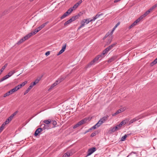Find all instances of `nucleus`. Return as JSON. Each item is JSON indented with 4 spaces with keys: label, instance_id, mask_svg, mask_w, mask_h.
Here are the masks:
<instances>
[{
    "label": "nucleus",
    "instance_id": "1",
    "mask_svg": "<svg viewBox=\"0 0 157 157\" xmlns=\"http://www.w3.org/2000/svg\"><path fill=\"white\" fill-rule=\"evenodd\" d=\"M92 21L90 18L82 20L81 22V25L78 29V30L84 27L86 25L88 24L90 22Z\"/></svg>",
    "mask_w": 157,
    "mask_h": 157
},
{
    "label": "nucleus",
    "instance_id": "2",
    "mask_svg": "<svg viewBox=\"0 0 157 157\" xmlns=\"http://www.w3.org/2000/svg\"><path fill=\"white\" fill-rule=\"evenodd\" d=\"M15 72L14 71H12L8 73V74L5 76L3 77L0 80V82H2L4 80L7 79L9 77L12 75Z\"/></svg>",
    "mask_w": 157,
    "mask_h": 157
},
{
    "label": "nucleus",
    "instance_id": "3",
    "mask_svg": "<svg viewBox=\"0 0 157 157\" xmlns=\"http://www.w3.org/2000/svg\"><path fill=\"white\" fill-rule=\"evenodd\" d=\"M86 121V120L85 119H84L82 120L73 126V128H75L79 127V126L81 125L82 124L85 123Z\"/></svg>",
    "mask_w": 157,
    "mask_h": 157
},
{
    "label": "nucleus",
    "instance_id": "4",
    "mask_svg": "<svg viewBox=\"0 0 157 157\" xmlns=\"http://www.w3.org/2000/svg\"><path fill=\"white\" fill-rule=\"evenodd\" d=\"M128 121V120H127L123 121L120 123L119 124H118L115 126V127L117 128V130H118L120 129L121 128L122 126L123 125H124L127 123Z\"/></svg>",
    "mask_w": 157,
    "mask_h": 157
},
{
    "label": "nucleus",
    "instance_id": "5",
    "mask_svg": "<svg viewBox=\"0 0 157 157\" xmlns=\"http://www.w3.org/2000/svg\"><path fill=\"white\" fill-rule=\"evenodd\" d=\"M96 150V148L95 147H93L89 149L87 152V155L86 156H88L91 155Z\"/></svg>",
    "mask_w": 157,
    "mask_h": 157
},
{
    "label": "nucleus",
    "instance_id": "6",
    "mask_svg": "<svg viewBox=\"0 0 157 157\" xmlns=\"http://www.w3.org/2000/svg\"><path fill=\"white\" fill-rule=\"evenodd\" d=\"M141 20L138 18L132 24L128 27L129 29H130L133 27L137 25L138 23Z\"/></svg>",
    "mask_w": 157,
    "mask_h": 157
},
{
    "label": "nucleus",
    "instance_id": "7",
    "mask_svg": "<svg viewBox=\"0 0 157 157\" xmlns=\"http://www.w3.org/2000/svg\"><path fill=\"white\" fill-rule=\"evenodd\" d=\"M100 58L98 56H96L93 60L90 62L88 64L89 67H90L91 65L94 64V63L96 62Z\"/></svg>",
    "mask_w": 157,
    "mask_h": 157
},
{
    "label": "nucleus",
    "instance_id": "8",
    "mask_svg": "<svg viewBox=\"0 0 157 157\" xmlns=\"http://www.w3.org/2000/svg\"><path fill=\"white\" fill-rule=\"evenodd\" d=\"M48 23V21H47L45 23L41 25L36 28V29L39 32L40 30L44 28L45 26Z\"/></svg>",
    "mask_w": 157,
    "mask_h": 157
},
{
    "label": "nucleus",
    "instance_id": "9",
    "mask_svg": "<svg viewBox=\"0 0 157 157\" xmlns=\"http://www.w3.org/2000/svg\"><path fill=\"white\" fill-rule=\"evenodd\" d=\"M109 117L108 116H106L101 119L99 121H100L101 123L102 124L104 123L108 119Z\"/></svg>",
    "mask_w": 157,
    "mask_h": 157
},
{
    "label": "nucleus",
    "instance_id": "10",
    "mask_svg": "<svg viewBox=\"0 0 157 157\" xmlns=\"http://www.w3.org/2000/svg\"><path fill=\"white\" fill-rule=\"evenodd\" d=\"M140 117L138 116L136 117L133 119L131 120L129 122V124H131L133 123L134 122L138 121L139 119H140Z\"/></svg>",
    "mask_w": 157,
    "mask_h": 157
},
{
    "label": "nucleus",
    "instance_id": "11",
    "mask_svg": "<svg viewBox=\"0 0 157 157\" xmlns=\"http://www.w3.org/2000/svg\"><path fill=\"white\" fill-rule=\"evenodd\" d=\"M117 58V56L116 55L114 56L109 59L108 60V63H111L115 60Z\"/></svg>",
    "mask_w": 157,
    "mask_h": 157
},
{
    "label": "nucleus",
    "instance_id": "12",
    "mask_svg": "<svg viewBox=\"0 0 157 157\" xmlns=\"http://www.w3.org/2000/svg\"><path fill=\"white\" fill-rule=\"evenodd\" d=\"M66 44H64L63 45L62 49L59 51L57 54V55H59L63 53L65 50L66 48Z\"/></svg>",
    "mask_w": 157,
    "mask_h": 157
},
{
    "label": "nucleus",
    "instance_id": "13",
    "mask_svg": "<svg viewBox=\"0 0 157 157\" xmlns=\"http://www.w3.org/2000/svg\"><path fill=\"white\" fill-rule=\"evenodd\" d=\"M59 83L58 82V81H57V80H56L54 83L53 84H52L51 85V86L49 88V89L48 90H52V89L54 87L56 86Z\"/></svg>",
    "mask_w": 157,
    "mask_h": 157
},
{
    "label": "nucleus",
    "instance_id": "14",
    "mask_svg": "<svg viewBox=\"0 0 157 157\" xmlns=\"http://www.w3.org/2000/svg\"><path fill=\"white\" fill-rule=\"evenodd\" d=\"M42 130V129L41 128H39L37 129L35 132L34 135L35 136H37L38 134L41 132Z\"/></svg>",
    "mask_w": 157,
    "mask_h": 157
},
{
    "label": "nucleus",
    "instance_id": "15",
    "mask_svg": "<svg viewBox=\"0 0 157 157\" xmlns=\"http://www.w3.org/2000/svg\"><path fill=\"white\" fill-rule=\"evenodd\" d=\"M103 15V13H101L100 14H97L95 17H93V19H91L92 21H94L97 18L99 17L100 16H102Z\"/></svg>",
    "mask_w": 157,
    "mask_h": 157
},
{
    "label": "nucleus",
    "instance_id": "16",
    "mask_svg": "<svg viewBox=\"0 0 157 157\" xmlns=\"http://www.w3.org/2000/svg\"><path fill=\"white\" fill-rule=\"evenodd\" d=\"M149 13V11H147L143 15L141 16L140 17H139L140 20H142L144 17H145L146 16H147L148 14Z\"/></svg>",
    "mask_w": 157,
    "mask_h": 157
},
{
    "label": "nucleus",
    "instance_id": "17",
    "mask_svg": "<svg viewBox=\"0 0 157 157\" xmlns=\"http://www.w3.org/2000/svg\"><path fill=\"white\" fill-rule=\"evenodd\" d=\"M72 154V153L70 151H68L64 154L62 157H69Z\"/></svg>",
    "mask_w": 157,
    "mask_h": 157
},
{
    "label": "nucleus",
    "instance_id": "18",
    "mask_svg": "<svg viewBox=\"0 0 157 157\" xmlns=\"http://www.w3.org/2000/svg\"><path fill=\"white\" fill-rule=\"evenodd\" d=\"M13 93V91H12V89L10 90L9 91L7 92L4 95V97H6L7 96L9 95L10 94H12Z\"/></svg>",
    "mask_w": 157,
    "mask_h": 157
},
{
    "label": "nucleus",
    "instance_id": "19",
    "mask_svg": "<svg viewBox=\"0 0 157 157\" xmlns=\"http://www.w3.org/2000/svg\"><path fill=\"white\" fill-rule=\"evenodd\" d=\"M116 44V43H114L111 45L106 48L108 50V51H109L113 48L115 46Z\"/></svg>",
    "mask_w": 157,
    "mask_h": 157
},
{
    "label": "nucleus",
    "instance_id": "20",
    "mask_svg": "<svg viewBox=\"0 0 157 157\" xmlns=\"http://www.w3.org/2000/svg\"><path fill=\"white\" fill-rule=\"evenodd\" d=\"M32 36V34L31 33H29V34L26 35L25 37H23L24 39L25 40L29 38L31 36Z\"/></svg>",
    "mask_w": 157,
    "mask_h": 157
},
{
    "label": "nucleus",
    "instance_id": "21",
    "mask_svg": "<svg viewBox=\"0 0 157 157\" xmlns=\"http://www.w3.org/2000/svg\"><path fill=\"white\" fill-rule=\"evenodd\" d=\"M120 24V22H118L117 24L114 26V28H113V29H112V31L111 32V34H112L113 32V31L115 30V29H116V28Z\"/></svg>",
    "mask_w": 157,
    "mask_h": 157
},
{
    "label": "nucleus",
    "instance_id": "22",
    "mask_svg": "<svg viewBox=\"0 0 157 157\" xmlns=\"http://www.w3.org/2000/svg\"><path fill=\"white\" fill-rule=\"evenodd\" d=\"M39 80L38 79H36L34 82L33 83H32L31 85L33 87V86L35 85L37 83H38L39 82Z\"/></svg>",
    "mask_w": 157,
    "mask_h": 157
},
{
    "label": "nucleus",
    "instance_id": "23",
    "mask_svg": "<svg viewBox=\"0 0 157 157\" xmlns=\"http://www.w3.org/2000/svg\"><path fill=\"white\" fill-rule=\"evenodd\" d=\"M66 78L65 76H63L61 78H59L57 79V81L59 83H60L62 81L64 80Z\"/></svg>",
    "mask_w": 157,
    "mask_h": 157
},
{
    "label": "nucleus",
    "instance_id": "24",
    "mask_svg": "<svg viewBox=\"0 0 157 157\" xmlns=\"http://www.w3.org/2000/svg\"><path fill=\"white\" fill-rule=\"evenodd\" d=\"M32 86H31V85H30L28 87L27 90L24 92V95H25L32 88Z\"/></svg>",
    "mask_w": 157,
    "mask_h": 157
},
{
    "label": "nucleus",
    "instance_id": "25",
    "mask_svg": "<svg viewBox=\"0 0 157 157\" xmlns=\"http://www.w3.org/2000/svg\"><path fill=\"white\" fill-rule=\"evenodd\" d=\"M51 120L50 119H49L48 120H44L43 121V122L45 124L48 125V124H49L51 122Z\"/></svg>",
    "mask_w": 157,
    "mask_h": 157
},
{
    "label": "nucleus",
    "instance_id": "26",
    "mask_svg": "<svg viewBox=\"0 0 157 157\" xmlns=\"http://www.w3.org/2000/svg\"><path fill=\"white\" fill-rule=\"evenodd\" d=\"M68 14H67V12H65L61 17L60 19H63V18L66 17L68 15Z\"/></svg>",
    "mask_w": 157,
    "mask_h": 157
},
{
    "label": "nucleus",
    "instance_id": "27",
    "mask_svg": "<svg viewBox=\"0 0 157 157\" xmlns=\"http://www.w3.org/2000/svg\"><path fill=\"white\" fill-rule=\"evenodd\" d=\"M78 17V16L76 15L72 17L70 19V20H71L72 22L74 21Z\"/></svg>",
    "mask_w": 157,
    "mask_h": 157
},
{
    "label": "nucleus",
    "instance_id": "28",
    "mask_svg": "<svg viewBox=\"0 0 157 157\" xmlns=\"http://www.w3.org/2000/svg\"><path fill=\"white\" fill-rule=\"evenodd\" d=\"M117 128L115 127H112L111 128V131L112 132H113L116 131H117Z\"/></svg>",
    "mask_w": 157,
    "mask_h": 157
},
{
    "label": "nucleus",
    "instance_id": "29",
    "mask_svg": "<svg viewBox=\"0 0 157 157\" xmlns=\"http://www.w3.org/2000/svg\"><path fill=\"white\" fill-rule=\"evenodd\" d=\"M41 126L42 127V129H45L48 128V126L47 125H46L45 124H43L41 125Z\"/></svg>",
    "mask_w": 157,
    "mask_h": 157
},
{
    "label": "nucleus",
    "instance_id": "30",
    "mask_svg": "<svg viewBox=\"0 0 157 157\" xmlns=\"http://www.w3.org/2000/svg\"><path fill=\"white\" fill-rule=\"evenodd\" d=\"M51 122L52 124L53 125L54 127H55L57 124L56 121L55 120H51Z\"/></svg>",
    "mask_w": 157,
    "mask_h": 157
},
{
    "label": "nucleus",
    "instance_id": "31",
    "mask_svg": "<svg viewBox=\"0 0 157 157\" xmlns=\"http://www.w3.org/2000/svg\"><path fill=\"white\" fill-rule=\"evenodd\" d=\"M25 39H24L23 37L22 38H21V39H20L17 43V44H21V43H22L24 41H25Z\"/></svg>",
    "mask_w": 157,
    "mask_h": 157
},
{
    "label": "nucleus",
    "instance_id": "32",
    "mask_svg": "<svg viewBox=\"0 0 157 157\" xmlns=\"http://www.w3.org/2000/svg\"><path fill=\"white\" fill-rule=\"evenodd\" d=\"M127 137V135L125 134L123 136L121 139V140L122 141H124L125 140L126 138Z\"/></svg>",
    "mask_w": 157,
    "mask_h": 157
},
{
    "label": "nucleus",
    "instance_id": "33",
    "mask_svg": "<svg viewBox=\"0 0 157 157\" xmlns=\"http://www.w3.org/2000/svg\"><path fill=\"white\" fill-rule=\"evenodd\" d=\"M71 22H72V21H71V20H70V19H69V20H68L67 21H66L64 23V25L65 26L67 25L68 24H69Z\"/></svg>",
    "mask_w": 157,
    "mask_h": 157
},
{
    "label": "nucleus",
    "instance_id": "34",
    "mask_svg": "<svg viewBox=\"0 0 157 157\" xmlns=\"http://www.w3.org/2000/svg\"><path fill=\"white\" fill-rule=\"evenodd\" d=\"M73 11V9L72 8H70L66 12H67V14L69 15Z\"/></svg>",
    "mask_w": 157,
    "mask_h": 157
},
{
    "label": "nucleus",
    "instance_id": "35",
    "mask_svg": "<svg viewBox=\"0 0 157 157\" xmlns=\"http://www.w3.org/2000/svg\"><path fill=\"white\" fill-rule=\"evenodd\" d=\"M98 56L99 58H101V59L102 58L104 57L105 54H103V52H102L101 54L98 55Z\"/></svg>",
    "mask_w": 157,
    "mask_h": 157
},
{
    "label": "nucleus",
    "instance_id": "36",
    "mask_svg": "<svg viewBox=\"0 0 157 157\" xmlns=\"http://www.w3.org/2000/svg\"><path fill=\"white\" fill-rule=\"evenodd\" d=\"M120 113H121V112H120V111L119 109L117 111V112L115 113H113L112 114V116H115Z\"/></svg>",
    "mask_w": 157,
    "mask_h": 157
},
{
    "label": "nucleus",
    "instance_id": "37",
    "mask_svg": "<svg viewBox=\"0 0 157 157\" xmlns=\"http://www.w3.org/2000/svg\"><path fill=\"white\" fill-rule=\"evenodd\" d=\"M27 83V81H25L20 85L21 87H22V86H25L26 83Z\"/></svg>",
    "mask_w": 157,
    "mask_h": 157
},
{
    "label": "nucleus",
    "instance_id": "38",
    "mask_svg": "<svg viewBox=\"0 0 157 157\" xmlns=\"http://www.w3.org/2000/svg\"><path fill=\"white\" fill-rule=\"evenodd\" d=\"M100 122V121H99L96 124H95L96 125L98 128L99 127L101 124H101V123Z\"/></svg>",
    "mask_w": 157,
    "mask_h": 157
},
{
    "label": "nucleus",
    "instance_id": "39",
    "mask_svg": "<svg viewBox=\"0 0 157 157\" xmlns=\"http://www.w3.org/2000/svg\"><path fill=\"white\" fill-rule=\"evenodd\" d=\"M38 32L35 29L34 31L31 33L32 34V35H35Z\"/></svg>",
    "mask_w": 157,
    "mask_h": 157
},
{
    "label": "nucleus",
    "instance_id": "40",
    "mask_svg": "<svg viewBox=\"0 0 157 157\" xmlns=\"http://www.w3.org/2000/svg\"><path fill=\"white\" fill-rule=\"evenodd\" d=\"M12 91H13V93L14 92H15V91H17V90H18V89L16 86L14 88H13L12 89Z\"/></svg>",
    "mask_w": 157,
    "mask_h": 157
},
{
    "label": "nucleus",
    "instance_id": "41",
    "mask_svg": "<svg viewBox=\"0 0 157 157\" xmlns=\"http://www.w3.org/2000/svg\"><path fill=\"white\" fill-rule=\"evenodd\" d=\"M157 63V58L151 63V64L153 65Z\"/></svg>",
    "mask_w": 157,
    "mask_h": 157
},
{
    "label": "nucleus",
    "instance_id": "42",
    "mask_svg": "<svg viewBox=\"0 0 157 157\" xmlns=\"http://www.w3.org/2000/svg\"><path fill=\"white\" fill-rule=\"evenodd\" d=\"M109 51L106 48L104 50H103L102 52L105 55V54L107 53Z\"/></svg>",
    "mask_w": 157,
    "mask_h": 157
},
{
    "label": "nucleus",
    "instance_id": "43",
    "mask_svg": "<svg viewBox=\"0 0 157 157\" xmlns=\"http://www.w3.org/2000/svg\"><path fill=\"white\" fill-rule=\"evenodd\" d=\"M79 6L78 5V4H77V3H76L74 6H73L72 7L74 9H76V8H77L78 6Z\"/></svg>",
    "mask_w": 157,
    "mask_h": 157
},
{
    "label": "nucleus",
    "instance_id": "44",
    "mask_svg": "<svg viewBox=\"0 0 157 157\" xmlns=\"http://www.w3.org/2000/svg\"><path fill=\"white\" fill-rule=\"evenodd\" d=\"M9 123V122H8L6 120V121L4 122V123H3L2 125H3V127L4 128L5 125L8 124Z\"/></svg>",
    "mask_w": 157,
    "mask_h": 157
},
{
    "label": "nucleus",
    "instance_id": "45",
    "mask_svg": "<svg viewBox=\"0 0 157 157\" xmlns=\"http://www.w3.org/2000/svg\"><path fill=\"white\" fill-rule=\"evenodd\" d=\"M4 127H3V125H1L0 127V133L4 129Z\"/></svg>",
    "mask_w": 157,
    "mask_h": 157
},
{
    "label": "nucleus",
    "instance_id": "46",
    "mask_svg": "<svg viewBox=\"0 0 157 157\" xmlns=\"http://www.w3.org/2000/svg\"><path fill=\"white\" fill-rule=\"evenodd\" d=\"M125 110V108L123 107L119 109L120 111L121 112L124 111Z\"/></svg>",
    "mask_w": 157,
    "mask_h": 157
},
{
    "label": "nucleus",
    "instance_id": "47",
    "mask_svg": "<svg viewBox=\"0 0 157 157\" xmlns=\"http://www.w3.org/2000/svg\"><path fill=\"white\" fill-rule=\"evenodd\" d=\"M96 135L95 132H94L92 133L90 135V136L91 137H93V136H95Z\"/></svg>",
    "mask_w": 157,
    "mask_h": 157
},
{
    "label": "nucleus",
    "instance_id": "48",
    "mask_svg": "<svg viewBox=\"0 0 157 157\" xmlns=\"http://www.w3.org/2000/svg\"><path fill=\"white\" fill-rule=\"evenodd\" d=\"M5 69L3 68V67L0 70V74H1L2 72Z\"/></svg>",
    "mask_w": 157,
    "mask_h": 157
},
{
    "label": "nucleus",
    "instance_id": "49",
    "mask_svg": "<svg viewBox=\"0 0 157 157\" xmlns=\"http://www.w3.org/2000/svg\"><path fill=\"white\" fill-rule=\"evenodd\" d=\"M82 0H80L76 3L78 4V5L79 6L80 4H81L82 3Z\"/></svg>",
    "mask_w": 157,
    "mask_h": 157
},
{
    "label": "nucleus",
    "instance_id": "50",
    "mask_svg": "<svg viewBox=\"0 0 157 157\" xmlns=\"http://www.w3.org/2000/svg\"><path fill=\"white\" fill-rule=\"evenodd\" d=\"M50 52L49 51H48L47 52H46L45 54V55L47 56H48V55H49V54H50Z\"/></svg>",
    "mask_w": 157,
    "mask_h": 157
},
{
    "label": "nucleus",
    "instance_id": "51",
    "mask_svg": "<svg viewBox=\"0 0 157 157\" xmlns=\"http://www.w3.org/2000/svg\"><path fill=\"white\" fill-rule=\"evenodd\" d=\"M18 112V111H16L15 112H14L13 114L15 116V115H16L17 113Z\"/></svg>",
    "mask_w": 157,
    "mask_h": 157
},
{
    "label": "nucleus",
    "instance_id": "52",
    "mask_svg": "<svg viewBox=\"0 0 157 157\" xmlns=\"http://www.w3.org/2000/svg\"><path fill=\"white\" fill-rule=\"evenodd\" d=\"M16 87H17L18 90L21 88V87L20 85H17V86H16Z\"/></svg>",
    "mask_w": 157,
    "mask_h": 157
},
{
    "label": "nucleus",
    "instance_id": "53",
    "mask_svg": "<svg viewBox=\"0 0 157 157\" xmlns=\"http://www.w3.org/2000/svg\"><path fill=\"white\" fill-rule=\"evenodd\" d=\"M98 127L95 124L92 127V128H93V129H96Z\"/></svg>",
    "mask_w": 157,
    "mask_h": 157
},
{
    "label": "nucleus",
    "instance_id": "54",
    "mask_svg": "<svg viewBox=\"0 0 157 157\" xmlns=\"http://www.w3.org/2000/svg\"><path fill=\"white\" fill-rule=\"evenodd\" d=\"M7 66V63H6L4 66H3L2 67L4 68L5 69V68Z\"/></svg>",
    "mask_w": 157,
    "mask_h": 157
},
{
    "label": "nucleus",
    "instance_id": "55",
    "mask_svg": "<svg viewBox=\"0 0 157 157\" xmlns=\"http://www.w3.org/2000/svg\"><path fill=\"white\" fill-rule=\"evenodd\" d=\"M152 6L153 7V8H154V9H155L157 6V3H156V4H155V5H154Z\"/></svg>",
    "mask_w": 157,
    "mask_h": 157
},
{
    "label": "nucleus",
    "instance_id": "56",
    "mask_svg": "<svg viewBox=\"0 0 157 157\" xmlns=\"http://www.w3.org/2000/svg\"><path fill=\"white\" fill-rule=\"evenodd\" d=\"M6 120L8 122H9V123L11 121V120L10 119V118H9V117H8L7 119H6Z\"/></svg>",
    "mask_w": 157,
    "mask_h": 157
},
{
    "label": "nucleus",
    "instance_id": "57",
    "mask_svg": "<svg viewBox=\"0 0 157 157\" xmlns=\"http://www.w3.org/2000/svg\"><path fill=\"white\" fill-rule=\"evenodd\" d=\"M132 153H133V154H136V152H135L132 151V152H131V153H130V154L129 155H128L127 157H128L129 156V155H131V154H132Z\"/></svg>",
    "mask_w": 157,
    "mask_h": 157
},
{
    "label": "nucleus",
    "instance_id": "58",
    "mask_svg": "<svg viewBox=\"0 0 157 157\" xmlns=\"http://www.w3.org/2000/svg\"><path fill=\"white\" fill-rule=\"evenodd\" d=\"M121 0H114V3H116V2H117L120 1H121Z\"/></svg>",
    "mask_w": 157,
    "mask_h": 157
},
{
    "label": "nucleus",
    "instance_id": "59",
    "mask_svg": "<svg viewBox=\"0 0 157 157\" xmlns=\"http://www.w3.org/2000/svg\"><path fill=\"white\" fill-rule=\"evenodd\" d=\"M10 119L11 120L12 119L13 117L10 116L9 117Z\"/></svg>",
    "mask_w": 157,
    "mask_h": 157
},
{
    "label": "nucleus",
    "instance_id": "60",
    "mask_svg": "<svg viewBox=\"0 0 157 157\" xmlns=\"http://www.w3.org/2000/svg\"><path fill=\"white\" fill-rule=\"evenodd\" d=\"M89 132V130H88L87 131H86L85 133H84V134H86V133L88 132Z\"/></svg>",
    "mask_w": 157,
    "mask_h": 157
},
{
    "label": "nucleus",
    "instance_id": "61",
    "mask_svg": "<svg viewBox=\"0 0 157 157\" xmlns=\"http://www.w3.org/2000/svg\"><path fill=\"white\" fill-rule=\"evenodd\" d=\"M147 11H149V13H150L152 11V10L151 9H150Z\"/></svg>",
    "mask_w": 157,
    "mask_h": 157
},
{
    "label": "nucleus",
    "instance_id": "62",
    "mask_svg": "<svg viewBox=\"0 0 157 157\" xmlns=\"http://www.w3.org/2000/svg\"><path fill=\"white\" fill-rule=\"evenodd\" d=\"M92 129H93V128H92V127L91 128H90L89 129H88V130H89V131H90V130H92Z\"/></svg>",
    "mask_w": 157,
    "mask_h": 157
},
{
    "label": "nucleus",
    "instance_id": "63",
    "mask_svg": "<svg viewBox=\"0 0 157 157\" xmlns=\"http://www.w3.org/2000/svg\"><path fill=\"white\" fill-rule=\"evenodd\" d=\"M150 9H151L152 10L154 9V8H153V6H152Z\"/></svg>",
    "mask_w": 157,
    "mask_h": 157
},
{
    "label": "nucleus",
    "instance_id": "64",
    "mask_svg": "<svg viewBox=\"0 0 157 157\" xmlns=\"http://www.w3.org/2000/svg\"><path fill=\"white\" fill-rule=\"evenodd\" d=\"M150 9H151L152 10L154 9V8H153V6H152Z\"/></svg>",
    "mask_w": 157,
    "mask_h": 157
}]
</instances>
